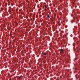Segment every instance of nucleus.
<instances>
[{"label": "nucleus", "mask_w": 80, "mask_h": 80, "mask_svg": "<svg viewBox=\"0 0 80 80\" xmlns=\"http://www.w3.org/2000/svg\"><path fill=\"white\" fill-rule=\"evenodd\" d=\"M18 79L19 80H20V79H21V78H21V77H20V76H18Z\"/></svg>", "instance_id": "f257e3e1"}, {"label": "nucleus", "mask_w": 80, "mask_h": 80, "mask_svg": "<svg viewBox=\"0 0 80 80\" xmlns=\"http://www.w3.org/2000/svg\"><path fill=\"white\" fill-rule=\"evenodd\" d=\"M47 17L48 18H50V17L49 15H47Z\"/></svg>", "instance_id": "f03ea898"}, {"label": "nucleus", "mask_w": 80, "mask_h": 80, "mask_svg": "<svg viewBox=\"0 0 80 80\" xmlns=\"http://www.w3.org/2000/svg\"><path fill=\"white\" fill-rule=\"evenodd\" d=\"M63 52V50L62 49H61V50L60 51V53H62Z\"/></svg>", "instance_id": "7ed1b4c3"}, {"label": "nucleus", "mask_w": 80, "mask_h": 80, "mask_svg": "<svg viewBox=\"0 0 80 80\" xmlns=\"http://www.w3.org/2000/svg\"><path fill=\"white\" fill-rule=\"evenodd\" d=\"M44 55H46V52H44Z\"/></svg>", "instance_id": "20e7f679"}, {"label": "nucleus", "mask_w": 80, "mask_h": 80, "mask_svg": "<svg viewBox=\"0 0 80 80\" xmlns=\"http://www.w3.org/2000/svg\"><path fill=\"white\" fill-rule=\"evenodd\" d=\"M45 8H47V5L45 6Z\"/></svg>", "instance_id": "39448f33"}, {"label": "nucleus", "mask_w": 80, "mask_h": 80, "mask_svg": "<svg viewBox=\"0 0 80 80\" xmlns=\"http://www.w3.org/2000/svg\"><path fill=\"white\" fill-rule=\"evenodd\" d=\"M63 37H64V36H63Z\"/></svg>", "instance_id": "423d86ee"}, {"label": "nucleus", "mask_w": 80, "mask_h": 80, "mask_svg": "<svg viewBox=\"0 0 80 80\" xmlns=\"http://www.w3.org/2000/svg\"><path fill=\"white\" fill-rule=\"evenodd\" d=\"M71 22H72V21H71Z\"/></svg>", "instance_id": "0eeeda50"}]
</instances>
